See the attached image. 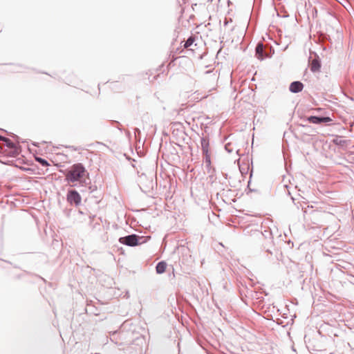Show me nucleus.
Returning a JSON list of instances; mask_svg holds the SVG:
<instances>
[{
    "instance_id": "f257e3e1",
    "label": "nucleus",
    "mask_w": 354,
    "mask_h": 354,
    "mask_svg": "<svg viewBox=\"0 0 354 354\" xmlns=\"http://www.w3.org/2000/svg\"><path fill=\"white\" fill-rule=\"evenodd\" d=\"M86 171L81 163L74 164L68 170L66 171L65 177L66 180L68 183H73L72 186H75V183L79 182L81 187L84 189L81 192L86 191L87 185L90 184L89 178L85 179L84 176L86 174Z\"/></svg>"
},
{
    "instance_id": "f03ea898",
    "label": "nucleus",
    "mask_w": 354,
    "mask_h": 354,
    "mask_svg": "<svg viewBox=\"0 0 354 354\" xmlns=\"http://www.w3.org/2000/svg\"><path fill=\"white\" fill-rule=\"evenodd\" d=\"M140 237L136 234H131L119 239V242L122 244L133 247L140 244Z\"/></svg>"
},
{
    "instance_id": "7ed1b4c3",
    "label": "nucleus",
    "mask_w": 354,
    "mask_h": 354,
    "mask_svg": "<svg viewBox=\"0 0 354 354\" xmlns=\"http://www.w3.org/2000/svg\"><path fill=\"white\" fill-rule=\"evenodd\" d=\"M66 199L71 205H75V206H78L81 203L82 200L80 195L75 189L68 191Z\"/></svg>"
},
{
    "instance_id": "20e7f679",
    "label": "nucleus",
    "mask_w": 354,
    "mask_h": 354,
    "mask_svg": "<svg viewBox=\"0 0 354 354\" xmlns=\"http://www.w3.org/2000/svg\"><path fill=\"white\" fill-rule=\"evenodd\" d=\"M21 152V149L19 146H17V145L14 144L10 147H8V148H5L3 149H2V154L5 156H8V157H12V158H16L18 156V155Z\"/></svg>"
},
{
    "instance_id": "39448f33",
    "label": "nucleus",
    "mask_w": 354,
    "mask_h": 354,
    "mask_svg": "<svg viewBox=\"0 0 354 354\" xmlns=\"http://www.w3.org/2000/svg\"><path fill=\"white\" fill-rule=\"evenodd\" d=\"M307 121L313 124L327 123L332 121L330 117L315 116L311 115L307 118Z\"/></svg>"
},
{
    "instance_id": "423d86ee",
    "label": "nucleus",
    "mask_w": 354,
    "mask_h": 354,
    "mask_svg": "<svg viewBox=\"0 0 354 354\" xmlns=\"http://www.w3.org/2000/svg\"><path fill=\"white\" fill-rule=\"evenodd\" d=\"M304 88V84L299 81L292 82L290 86L289 90L293 93H297L301 91Z\"/></svg>"
},
{
    "instance_id": "0eeeda50",
    "label": "nucleus",
    "mask_w": 354,
    "mask_h": 354,
    "mask_svg": "<svg viewBox=\"0 0 354 354\" xmlns=\"http://www.w3.org/2000/svg\"><path fill=\"white\" fill-rule=\"evenodd\" d=\"M255 52L256 56L259 59L262 60L264 59L265 56L263 54V44L262 43H259L257 45Z\"/></svg>"
},
{
    "instance_id": "6e6552de",
    "label": "nucleus",
    "mask_w": 354,
    "mask_h": 354,
    "mask_svg": "<svg viewBox=\"0 0 354 354\" xmlns=\"http://www.w3.org/2000/svg\"><path fill=\"white\" fill-rule=\"evenodd\" d=\"M201 149L203 153H206L207 152H209V139L207 137H203L201 139Z\"/></svg>"
},
{
    "instance_id": "1a4fd4ad",
    "label": "nucleus",
    "mask_w": 354,
    "mask_h": 354,
    "mask_svg": "<svg viewBox=\"0 0 354 354\" xmlns=\"http://www.w3.org/2000/svg\"><path fill=\"white\" fill-rule=\"evenodd\" d=\"M310 70L313 72H317L321 68V64L318 59H313L310 63Z\"/></svg>"
},
{
    "instance_id": "9d476101",
    "label": "nucleus",
    "mask_w": 354,
    "mask_h": 354,
    "mask_svg": "<svg viewBox=\"0 0 354 354\" xmlns=\"http://www.w3.org/2000/svg\"><path fill=\"white\" fill-rule=\"evenodd\" d=\"M15 143L12 142L9 138L3 137L2 139V143H0V149L1 151L2 152V149L5 148H8V147L14 145Z\"/></svg>"
},
{
    "instance_id": "9b49d317",
    "label": "nucleus",
    "mask_w": 354,
    "mask_h": 354,
    "mask_svg": "<svg viewBox=\"0 0 354 354\" xmlns=\"http://www.w3.org/2000/svg\"><path fill=\"white\" fill-rule=\"evenodd\" d=\"M167 263L165 261L158 263L156 266V270L158 274H162L165 272Z\"/></svg>"
},
{
    "instance_id": "f8f14e48",
    "label": "nucleus",
    "mask_w": 354,
    "mask_h": 354,
    "mask_svg": "<svg viewBox=\"0 0 354 354\" xmlns=\"http://www.w3.org/2000/svg\"><path fill=\"white\" fill-rule=\"evenodd\" d=\"M204 156V162L207 167H209L211 166V157L209 152H207L206 153H203Z\"/></svg>"
},
{
    "instance_id": "ddd939ff",
    "label": "nucleus",
    "mask_w": 354,
    "mask_h": 354,
    "mask_svg": "<svg viewBox=\"0 0 354 354\" xmlns=\"http://www.w3.org/2000/svg\"><path fill=\"white\" fill-rule=\"evenodd\" d=\"M333 142L337 145L344 146L346 143V141L341 137H337L333 140Z\"/></svg>"
},
{
    "instance_id": "4468645a",
    "label": "nucleus",
    "mask_w": 354,
    "mask_h": 354,
    "mask_svg": "<svg viewBox=\"0 0 354 354\" xmlns=\"http://www.w3.org/2000/svg\"><path fill=\"white\" fill-rule=\"evenodd\" d=\"M194 41V38L193 37H189L186 41L184 44V47L185 48H187L188 47L191 46L192 44Z\"/></svg>"
},
{
    "instance_id": "2eb2a0df",
    "label": "nucleus",
    "mask_w": 354,
    "mask_h": 354,
    "mask_svg": "<svg viewBox=\"0 0 354 354\" xmlns=\"http://www.w3.org/2000/svg\"><path fill=\"white\" fill-rule=\"evenodd\" d=\"M36 160L39 162L43 167L48 166L49 164L47 160L41 158H36Z\"/></svg>"
},
{
    "instance_id": "dca6fc26",
    "label": "nucleus",
    "mask_w": 354,
    "mask_h": 354,
    "mask_svg": "<svg viewBox=\"0 0 354 354\" xmlns=\"http://www.w3.org/2000/svg\"><path fill=\"white\" fill-rule=\"evenodd\" d=\"M263 236H264L266 238H268V241H272V233L269 231L265 230L264 232L262 234Z\"/></svg>"
},
{
    "instance_id": "f3484780",
    "label": "nucleus",
    "mask_w": 354,
    "mask_h": 354,
    "mask_svg": "<svg viewBox=\"0 0 354 354\" xmlns=\"http://www.w3.org/2000/svg\"><path fill=\"white\" fill-rule=\"evenodd\" d=\"M225 149L229 153H231L234 151V148L230 143H227L225 145Z\"/></svg>"
},
{
    "instance_id": "a211bd4d",
    "label": "nucleus",
    "mask_w": 354,
    "mask_h": 354,
    "mask_svg": "<svg viewBox=\"0 0 354 354\" xmlns=\"http://www.w3.org/2000/svg\"><path fill=\"white\" fill-rule=\"evenodd\" d=\"M96 189V187L88 186V189L90 193L93 192Z\"/></svg>"
},
{
    "instance_id": "6ab92c4d",
    "label": "nucleus",
    "mask_w": 354,
    "mask_h": 354,
    "mask_svg": "<svg viewBox=\"0 0 354 354\" xmlns=\"http://www.w3.org/2000/svg\"><path fill=\"white\" fill-rule=\"evenodd\" d=\"M134 133H135V136H137V135L140 134V131L139 129L138 128H136L134 129Z\"/></svg>"
},
{
    "instance_id": "aec40b11",
    "label": "nucleus",
    "mask_w": 354,
    "mask_h": 354,
    "mask_svg": "<svg viewBox=\"0 0 354 354\" xmlns=\"http://www.w3.org/2000/svg\"><path fill=\"white\" fill-rule=\"evenodd\" d=\"M3 136H0V141H2Z\"/></svg>"
},
{
    "instance_id": "412c9836",
    "label": "nucleus",
    "mask_w": 354,
    "mask_h": 354,
    "mask_svg": "<svg viewBox=\"0 0 354 354\" xmlns=\"http://www.w3.org/2000/svg\"><path fill=\"white\" fill-rule=\"evenodd\" d=\"M227 23H228L227 21H225L224 25L227 26Z\"/></svg>"
},
{
    "instance_id": "4be33fe9",
    "label": "nucleus",
    "mask_w": 354,
    "mask_h": 354,
    "mask_svg": "<svg viewBox=\"0 0 354 354\" xmlns=\"http://www.w3.org/2000/svg\"><path fill=\"white\" fill-rule=\"evenodd\" d=\"M267 252H269V253H270V254L272 253V252L270 251V250H269V249H268V250H267Z\"/></svg>"
}]
</instances>
